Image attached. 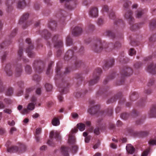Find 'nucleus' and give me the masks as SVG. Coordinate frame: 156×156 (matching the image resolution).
<instances>
[{"instance_id": "4d7b16f0", "label": "nucleus", "mask_w": 156, "mask_h": 156, "mask_svg": "<svg viewBox=\"0 0 156 156\" xmlns=\"http://www.w3.org/2000/svg\"><path fill=\"white\" fill-rule=\"evenodd\" d=\"M150 42H154L156 41V34L152 35L149 39Z\"/></svg>"}, {"instance_id": "b1692460", "label": "nucleus", "mask_w": 156, "mask_h": 156, "mask_svg": "<svg viewBox=\"0 0 156 156\" xmlns=\"http://www.w3.org/2000/svg\"><path fill=\"white\" fill-rule=\"evenodd\" d=\"M149 114L150 117H156V105L152 106Z\"/></svg>"}, {"instance_id": "423d86ee", "label": "nucleus", "mask_w": 156, "mask_h": 156, "mask_svg": "<svg viewBox=\"0 0 156 156\" xmlns=\"http://www.w3.org/2000/svg\"><path fill=\"white\" fill-rule=\"evenodd\" d=\"M25 41L29 45L26 50V52L27 53L28 56L30 58H35V54L32 51L34 48V46L32 43L31 39L27 38Z\"/></svg>"}, {"instance_id": "ddd939ff", "label": "nucleus", "mask_w": 156, "mask_h": 156, "mask_svg": "<svg viewBox=\"0 0 156 156\" xmlns=\"http://www.w3.org/2000/svg\"><path fill=\"white\" fill-rule=\"evenodd\" d=\"M121 80L119 85L122 84L125 81L127 76V67L126 65L122 67L120 71Z\"/></svg>"}, {"instance_id": "e433bc0d", "label": "nucleus", "mask_w": 156, "mask_h": 156, "mask_svg": "<svg viewBox=\"0 0 156 156\" xmlns=\"http://www.w3.org/2000/svg\"><path fill=\"white\" fill-rule=\"evenodd\" d=\"M84 51V48L83 47H81L79 51V52L76 54V58H80V55L81 56L83 55Z\"/></svg>"}, {"instance_id": "052dcab7", "label": "nucleus", "mask_w": 156, "mask_h": 156, "mask_svg": "<svg viewBox=\"0 0 156 156\" xmlns=\"http://www.w3.org/2000/svg\"><path fill=\"white\" fill-rule=\"evenodd\" d=\"M138 96V94L136 92H133L130 96V98L132 100H135L136 99V97Z\"/></svg>"}, {"instance_id": "5701e85b", "label": "nucleus", "mask_w": 156, "mask_h": 156, "mask_svg": "<svg viewBox=\"0 0 156 156\" xmlns=\"http://www.w3.org/2000/svg\"><path fill=\"white\" fill-rule=\"evenodd\" d=\"M16 4L17 8L20 9H23L26 5L25 0H17Z\"/></svg>"}, {"instance_id": "49530a36", "label": "nucleus", "mask_w": 156, "mask_h": 156, "mask_svg": "<svg viewBox=\"0 0 156 156\" xmlns=\"http://www.w3.org/2000/svg\"><path fill=\"white\" fill-rule=\"evenodd\" d=\"M45 87L47 91H50L52 87L51 84L48 83H47L45 84Z\"/></svg>"}, {"instance_id": "8fccbe9b", "label": "nucleus", "mask_w": 156, "mask_h": 156, "mask_svg": "<svg viewBox=\"0 0 156 156\" xmlns=\"http://www.w3.org/2000/svg\"><path fill=\"white\" fill-rule=\"evenodd\" d=\"M155 80L154 78H152L150 79L147 83V86L149 87H151L154 84Z\"/></svg>"}, {"instance_id": "c9c22d12", "label": "nucleus", "mask_w": 156, "mask_h": 156, "mask_svg": "<svg viewBox=\"0 0 156 156\" xmlns=\"http://www.w3.org/2000/svg\"><path fill=\"white\" fill-rule=\"evenodd\" d=\"M77 127L80 131H82L85 129V125L83 123H80L77 125Z\"/></svg>"}, {"instance_id": "a211bd4d", "label": "nucleus", "mask_w": 156, "mask_h": 156, "mask_svg": "<svg viewBox=\"0 0 156 156\" xmlns=\"http://www.w3.org/2000/svg\"><path fill=\"white\" fill-rule=\"evenodd\" d=\"M40 34L42 37L46 40H48L50 39L51 36L50 33L46 29L42 30Z\"/></svg>"}, {"instance_id": "0e129e2a", "label": "nucleus", "mask_w": 156, "mask_h": 156, "mask_svg": "<svg viewBox=\"0 0 156 156\" xmlns=\"http://www.w3.org/2000/svg\"><path fill=\"white\" fill-rule=\"evenodd\" d=\"M133 73V70L131 68L127 67V76H129Z\"/></svg>"}, {"instance_id": "412c9836", "label": "nucleus", "mask_w": 156, "mask_h": 156, "mask_svg": "<svg viewBox=\"0 0 156 156\" xmlns=\"http://www.w3.org/2000/svg\"><path fill=\"white\" fill-rule=\"evenodd\" d=\"M82 32V30L81 28L79 27H76L73 30L72 34L75 36H77L80 35Z\"/></svg>"}, {"instance_id": "ea45409f", "label": "nucleus", "mask_w": 156, "mask_h": 156, "mask_svg": "<svg viewBox=\"0 0 156 156\" xmlns=\"http://www.w3.org/2000/svg\"><path fill=\"white\" fill-rule=\"evenodd\" d=\"M52 123L54 126L58 125L60 124L59 119L55 117L52 120Z\"/></svg>"}, {"instance_id": "cd10ccee", "label": "nucleus", "mask_w": 156, "mask_h": 156, "mask_svg": "<svg viewBox=\"0 0 156 156\" xmlns=\"http://www.w3.org/2000/svg\"><path fill=\"white\" fill-rule=\"evenodd\" d=\"M22 69L21 66L19 65L17 66L16 69L15 75L16 76H20L21 74Z\"/></svg>"}, {"instance_id": "c03bdc74", "label": "nucleus", "mask_w": 156, "mask_h": 156, "mask_svg": "<svg viewBox=\"0 0 156 156\" xmlns=\"http://www.w3.org/2000/svg\"><path fill=\"white\" fill-rule=\"evenodd\" d=\"M151 28H153L156 27V19L152 20L150 23Z\"/></svg>"}, {"instance_id": "aec40b11", "label": "nucleus", "mask_w": 156, "mask_h": 156, "mask_svg": "<svg viewBox=\"0 0 156 156\" xmlns=\"http://www.w3.org/2000/svg\"><path fill=\"white\" fill-rule=\"evenodd\" d=\"M89 15L93 17H96L98 16V10L97 8L92 7L89 12Z\"/></svg>"}, {"instance_id": "a18cd8bd", "label": "nucleus", "mask_w": 156, "mask_h": 156, "mask_svg": "<svg viewBox=\"0 0 156 156\" xmlns=\"http://www.w3.org/2000/svg\"><path fill=\"white\" fill-rule=\"evenodd\" d=\"M109 18L110 19L114 20L115 18V16L114 12L112 11H110L108 15Z\"/></svg>"}, {"instance_id": "69168bd1", "label": "nucleus", "mask_w": 156, "mask_h": 156, "mask_svg": "<svg viewBox=\"0 0 156 156\" xmlns=\"http://www.w3.org/2000/svg\"><path fill=\"white\" fill-rule=\"evenodd\" d=\"M76 77L78 81H80V83H81L83 80V78L82 77L81 75L80 74H77Z\"/></svg>"}, {"instance_id": "9d476101", "label": "nucleus", "mask_w": 156, "mask_h": 156, "mask_svg": "<svg viewBox=\"0 0 156 156\" xmlns=\"http://www.w3.org/2000/svg\"><path fill=\"white\" fill-rule=\"evenodd\" d=\"M29 16V14L27 13H24L21 16L19 21V23L23 25L22 27L23 29L26 28L27 27L26 21Z\"/></svg>"}, {"instance_id": "9b49d317", "label": "nucleus", "mask_w": 156, "mask_h": 156, "mask_svg": "<svg viewBox=\"0 0 156 156\" xmlns=\"http://www.w3.org/2000/svg\"><path fill=\"white\" fill-rule=\"evenodd\" d=\"M127 132L131 135L139 136H147L148 132L146 131L135 132L133 130L127 129Z\"/></svg>"}, {"instance_id": "6e6d98bb", "label": "nucleus", "mask_w": 156, "mask_h": 156, "mask_svg": "<svg viewBox=\"0 0 156 156\" xmlns=\"http://www.w3.org/2000/svg\"><path fill=\"white\" fill-rule=\"evenodd\" d=\"M37 97L36 95H33L30 98V101L31 102L36 104V101H37Z\"/></svg>"}, {"instance_id": "680f3d73", "label": "nucleus", "mask_w": 156, "mask_h": 156, "mask_svg": "<svg viewBox=\"0 0 156 156\" xmlns=\"http://www.w3.org/2000/svg\"><path fill=\"white\" fill-rule=\"evenodd\" d=\"M18 55L19 57L21 58L23 55V49L22 48H20L19 51L18 52Z\"/></svg>"}, {"instance_id": "0eeeda50", "label": "nucleus", "mask_w": 156, "mask_h": 156, "mask_svg": "<svg viewBox=\"0 0 156 156\" xmlns=\"http://www.w3.org/2000/svg\"><path fill=\"white\" fill-rule=\"evenodd\" d=\"M95 101L93 100H90V107L88 110V112L92 115L97 113L99 109V105H93Z\"/></svg>"}, {"instance_id": "774afa93", "label": "nucleus", "mask_w": 156, "mask_h": 156, "mask_svg": "<svg viewBox=\"0 0 156 156\" xmlns=\"http://www.w3.org/2000/svg\"><path fill=\"white\" fill-rule=\"evenodd\" d=\"M88 28L89 30L93 31L95 29V26L93 24L90 23L88 25Z\"/></svg>"}, {"instance_id": "f257e3e1", "label": "nucleus", "mask_w": 156, "mask_h": 156, "mask_svg": "<svg viewBox=\"0 0 156 156\" xmlns=\"http://www.w3.org/2000/svg\"><path fill=\"white\" fill-rule=\"evenodd\" d=\"M133 12L131 10L127 11V22L130 25V29L132 30H134L139 28L137 24H134V18L132 16Z\"/></svg>"}, {"instance_id": "603ef678", "label": "nucleus", "mask_w": 156, "mask_h": 156, "mask_svg": "<svg viewBox=\"0 0 156 156\" xmlns=\"http://www.w3.org/2000/svg\"><path fill=\"white\" fill-rule=\"evenodd\" d=\"M117 98L116 96L114 97L111 98L110 99H109L107 101V103L108 104H109L110 103H113L115 101L117 100Z\"/></svg>"}, {"instance_id": "f8f14e48", "label": "nucleus", "mask_w": 156, "mask_h": 156, "mask_svg": "<svg viewBox=\"0 0 156 156\" xmlns=\"http://www.w3.org/2000/svg\"><path fill=\"white\" fill-rule=\"evenodd\" d=\"M35 103L33 102L29 103L27 106V108H24L21 110L20 113L23 115L28 113L30 111L33 110L35 108Z\"/></svg>"}, {"instance_id": "1a4fd4ad", "label": "nucleus", "mask_w": 156, "mask_h": 156, "mask_svg": "<svg viewBox=\"0 0 156 156\" xmlns=\"http://www.w3.org/2000/svg\"><path fill=\"white\" fill-rule=\"evenodd\" d=\"M106 45L107 47L105 48L107 49L108 51H111L115 48H118L121 46V43L119 42H116L114 44L112 43H106Z\"/></svg>"}, {"instance_id": "4468645a", "label": "nucleus", "mask_w": 156, "mask_h": 156, "mask_svg": "<svg viewBox=\"0 0 156 156\" xmlns=\"http://www.w3.org/2000/svg\"><path fill=\"white\" fill-rule=\"evenodd\" d=\"M15 0H6L5 4L7 7L6 11L10 12L12 11L13 9V5L15 3Z\"/></svg>"}, {"instance_id": "bb28decb", "label": "nucleus", "mask_w": 156, "mask_h": 156, "mask_svg": "<svg viewBox=\"0 0 156 156\" xmlns=\"http://www.w3.org/2000/svg\"><path fill=\"white\" fill-rule=\"evenodd\" d=\"M104 34L112 39H114L115 37V34L112 31L109 30H107L104 33Z\"/></svg>"}, {"instance_id": "5fc2aeb1", "label": "nucleus", "mask_w": 156, "mask_h": 156, "mask_svg": "<svg viewBox=\"0 0 156 156\" xmlns=\"http://www.w3.org/2000/svg\"><path fill=\"white\" fill-rule=\"evenodd\" d=\"M115 75V73H112L111 75L110 76H108L107 79H106L104 81V83L105 84L108 81V80L109 79H112L114 77V76Z\"/></svg>"}, {"instance_id": "58836bf2", "label": "nucleus", "mask_w": 156, "mask_h": 156, "mask_svg": "<svg viewBox=\"0 0 156 156\" xmlns=\"http://www.w3.org/2000/svg\"><path fill=\"white\" fill-rule=\"evenodd\" d=\"M66 42L67 46H70L73 44V41L69 35L67 36L66 38Z\"/></svg>"}, {"instance_id": "4c0bfd02", "label": "nucleus", "mask_w": 156, "mask_h": 156, "mask_svg": "<svg viewBox=\"0 0 156 156\" xmlns=\"http://www.w3.org/2000/svg\"><path fill=\"white\" fill-rule=\"evenodd\" d=\"M129 39L130 41V44L132 45L135 46L138 44L137 41L134 38H133L132 37H129Z\"/></svg>"}, {"instance_id": "a19ab883", "label": "nucleus", "mask_w": 156, "mask_h": 156, "mask_svg": "<svg viewBox=\"0 0 156 156\" xmlns=\"http://www.w3.org/2000/svg\"><path fill=\"white\" fill-rule=\"evenodd\" d=\"M70 144H73V145L71 146L72 149H70V150L73 153H76L78 149V147L76 145H74L73 144H75V143L73 144H70Z\"/></svg>"}, {"instance_id": "79ce46f5", "label": "nucleus", "mask_w": 156, "mask_h": 156, "mask_svg": "<svg viewBox=\"0 0 156 156\" xmlns=\"http://www.w3.org/2000/svg\"><path fill=\"white\" fill-rule=\"evenodd\" d=\"M33 79L36 82H38L41 80V77L39 75L35 74L33 76Z\"/></svg>"}, {"instance_id": "f704fd0d", "label": "nucleus", "mask_w": 156, "mask_h": 156, "mask_svg": "<svg viewBox=\"0 0 156 156\" xmlns=\"http://www.w3.org/2000/svg\"><path fill=\"white\" fill-rule=\"evenodd\" d=\"M127 153L133 154L135 151V148L130 144H127Z\"/></svg>"}, {"instance_id": "09e8293b", "label": "nucleus", "mask_w": 156, "mask_h": 156, "mask_svg": "<svg viewBox=\"0 0 156 156\" xmlns=\"http://www.w3.org/2000/svg\"><path fill=\"white\" fill-rule=\"evenodd\" d=\"M142 64L140 62H137L135 63L134 65V67L138 69L140 68L142 66Z\"/></svg>"}, {"instance_id": "6ab92c4d", "label": "nucleus", "mask_w": 156, "mask_h": 156, "mask_svg": "<svg viewBox=\"0 0 156 156\" xmlns=\"http://www.w3.org/2000/svg\"><path fill=\"white\" fill-rule=\"evenodd\" d=\"M64 13L65 12L64 11L60 10L56 14V16L60 19L61 22H64L66 19V16L64 15Z\"/></svg>"}, {"instance_id": "20e7f679", "label": "nucleus", "mask_w": 156, "mask_h": 156, "mask_svg": "<svg viewBox=\"0 0 156 156\" xmlns=\"http://www.w3.org/2000/svg\"><path fill=\"white\" fill-rule=\"evenodd\" d=\"M51 41L54 47L56 49H61L63 46V42L62 39L59 38L58 34L54 35L52 38Z\"/></svg>"}, {"instance_id": "338daca9", "label": "nucleus", "mask_w": 156, "mask_h": 156, "mask_svg": "<svg viewBox=\"0 0 156 156\" xmlns=\"http://www.w3.org/2000/svg\"><path fill=\"white\" fill-rule=\"evenodd\" d=\"M74 95L76 98H79L82 95L81 92L80 91L76 92L74 93Z\"/></svg>"}, {"instance_id": "4be33fe9", "label": "nucleus", "mask_w": 156, "mask_h": 156, "mask_svg": "<svg viewBox=\"0 0 156 156\" xmlns=\"http://www.w3.org/2000/svg\"><path fill=\"white\" fill-rule=\"evenodd\" d=\"M73 51L71 50H68L66 53L64 58H76V55H73Z\"/></svg>"}, {"instance_id": "a878e982", "label": "nucleus", "mask_w": 156, "mask_h": 156, "mask_svg": "<svg viewBox=\"0 0 156 156\" xmlns=\"http://www.w3.org/2000/svg\"><path fill=\"white\" fill-rule=\"evenodd\" d=\"M5 71L7 75L8 76H11L12 75V72L11 70V65L10 64L6 65Z\"/></svg>"}, {"instance_id": "f03ea898", "label": "nucleus", "mask_w": 156, "mask_h": 156, "mask_svg": "<svg viewBox=\"0 0 156 156\" xmlns=\"http://www.w3.org/2000/svg\"><path fill=\"white\" fill-rule=\"evenodd\" d=\"M102 73V70L101 68H96L94 72L93 79L89 81V85L91 86L96 83L99 80L100 76Z\"/></svg>"}, {"instance_id": "13d9d810", "label": "nucleus", "mask_w": 156, "mask_h": 156, "mask_svg": "<svg viewBox=\"0 0 156 156\" xmlns=\"http://www.w3.org/2000/svg\"><path fill=\"white\" fill-rule=\"evenodd\" d=\"M143 14V10L138 11L136 13V17L137 18H140Z\"/></svg>"}, {"instance_id": "2eb2a0df", "label": "nucleus", "mask_w": 156, "mask_h": 156, "mask_svg": "<svg viewBox=\"0 0 156 156\" xmlns=\"http://www.w3.org/2000/svg\"><path fill=\"white\" fill-rule=\"evenodd\" d=\"M78 131L77 128L72 129L71 132L69 134L68 142L70 144H73L75 142V136L73 135V133H76Z\"/></svg>"}, {"instance_id": "6e6552de", "label": "nucleus", "mask_w": 156, "mask_h": 156, "mask_svg": "<svg viewBox=\"0 0 156 156\" xmlns=\"http://www.w3.org/2000/svg\"><path fill=\"white\" fill-rule=\"evenodd\" d=\"M44 66L43 63L40 61H39L38 60H35L33 64L34 67L36 72L39 73L42 72Z\"/></svg>"}, {"instance_id": "3c124183", "label": "nucleus", "mask_w": 156, "mask_h": 156, "mask_svg": "<svg viewBox=\"0 0 156 156\" xmlns=\"http://www.w3.org/2000/svg\"><path fill=\"white\" fill-rule=\"evenodd\" d=\"M136 51L135 49L133 48H131L129 51V54L130 56H133L135 55Z\"/></svg>"}, {"instance_id": "c756f323", "label": "nucleus", "mask_w": 156, "mask_h": 156, "mask_svg": "<svg viewBox=\"0 0 156 156\" xmlns=\"http://www.w3.org/2000/svg\"><path fill=\"white\" fill-rule=\"evenodd\" d=\"M113 113V109L112 107L108 108L107 110L105 112L104 111H102L101 112L100 114L101 115H111Z\"/></svg>"}, {"instance_id": "39448f33", "label": "nucleus", "mask_w": 156, "mask_h": 156, "mask_svg": "<svg viewBox=\"0 0 156 156\" xmlns=\"http://www.w3.org/2000/svg\"><path fill=\"white\" fill-rule=\"evenodd\" d=\"M50 139L48 141L47 144L51 146H54L55 143H54V137L55 139L57 141H59L61 139V137L59 135V134L57 132L54 133V131H51L50 134L49 136Z\"/></svg>"}, {"instance_id": "393cba45", "label": "nucleus", "mask_w": 156, "mask_h": 156, "mask_svg": "<svg viewBox=\"0 0 156 156\" xmlns=\"http://www.w3.org/2000/svg\"><path fill=\"white\" fill-rule=\"evenodd\" d=\"M57 23L56 22L52 20H51L48 23V27L52 30H54L56 27Z\"/></svg>"}, {"instance_id": "7ed1b4c3", "label": "nucleus", "mask_w": 156, "mask_h": 156, "mask_svg": "<svg viewBox=\"0 0 156 156\" xmlns=\"http://www.w3.org/2000/svg\"><path fill=\"white\" fill-rule=\"evenodd\" d=\"M106 47L107 46L106 44L104 47L103 44L101 41L99 40L96 41L95 42L92 46V50L94 52L98 53L102 51L104 48L106 49V51H107V49L105 48V47Z\"/></svg>"}, {"instance_id": "c85d7f7f", "label": "nucleus", "mask_w": 156, "mask_h": 156, "mask_svg": "<svg viewBox=\"0 0 156 156\" xmlns=\"http://www.w3.org/2000/svg\"><path fill=\"white\" fill-rule=\"evenodd\" d=\"M34 88L33 87L26 89L25 94V99H27L28 98L29 94L34 90Z\"/></svg>"}, {"instance_id": "2f4dec72", "label": "nucleus", "mask_w": 156, "mask_h": 156, "mask_svg": "<svg viewBox=\"0 0 156 156\" xmlns=\"http://www.w3.org/2000/svg\"><path fill=\"white\" fill-rule=\"evenodd\" d=\"M60 67L58 64L57 65V67L56 69V72L57 74L55 76V79L56 80H58L61 77V74L60 72Z\"/></svg>"}, {"instance_id": "473e14b6", "label": "nucleus", "mask_w": 156, "mask_h": 156, "mask_svg": "<svg viewBox=\"0 0 156 156\" xmlns=\"http://www.w3.org/2000/svg\"><path fill=\"white\" fill-rule=\"evenodd\" d=\"M59 87V90L61 94H65L67 93L69 91L67 87H61L58 86Z\"/></svg>"}, {"instance_id": "dca6fc26", "label": "nucleus", "mask_w": 156, "mask_h": 156, "mask_svg": "<svg viewBox=\"0 0 156 156\" xmlns=\"http://www.w3.org/2000/svg\"><path fill=\"white\" fill-rule=\"evenodd\" d=\"M146 70L152 74H156V64L153 63L150 64L147 67Z\"/></svg>"}, {"instance_id": "72a5a7b5", "label": "nucleus", "mask_w": 156, "mask_h": 156, "mask_svg": "<svg viewBox=\"0 0 156 156\" xmlns=\"http://www.w3.org/2000/svg\"><path fill=\"white\" fill-rule=\"evenodd\" d=\"M18 148L17 147L12 146L11 147H7V151L10 153L15 152L18 151Z\"/></svg>"}, {"instance_id": "f3484780", "label": "nucleus", "mask_w": 156, "mask_h": 156, "mask_svg": "<svg viewBox=\"0 0 156 156\" xmlns=\"http://www.w3.org/2000/svg\"><path fill=\"white\" fill-rule=\"evenodd\" d=\"M114 59H108L105 62L103 66V68L105 70H106L109 67L112 66L114 65Z\"/></svg>"}, {"instance_id": "7c9ffc66", "label": "nucleus", "mask_w": 156, "mask_h": 156, "mask_svg": "<svg viewBox=\"0 0 156 156\" xmlns=\"http://www.w3.org/2000/svg\"><path fill=\"white\" fill-rule=\"evenodd\" d=\"M151 90L150 89H147L145 90L143 93L144 95V100L142 101L141 103L140 104V105H142V103H143L145 101L147 98V95L150 94L151 93Z\"/></svg>"}, {"instance_id": "e2e57ef3", "label": "nucleus", "mask_w": 156, "mask_h": 156, "mask_svg": "<svg viewBox=\"0 0 156 156\" xmlns=\"http://www.w3.org/2000/svg\"><path fill=\"white\" fill-rule=\"evenodd\" d=\"M54 62H50V63L48 65V67L47 69V71L46 72V73L48 74L49 73L50 71V70L51 68V67L52 65L53 64Z\"/></svg>"}, {"instance_id": "de8ad7c7", "label": "nucleus", "mask_w": 156, "mask_h": 156, "mask_svg": "<svg viewBox=\"0 0 156 156\" xmlns=\"http://www.w3.org/2000/svg\"><path fill=\"white\" fill-rule=\"evenodd\" d=\"M25 71L28 74H30L31 73L32 69L30 66L29 65H27L25 67Z\"/></svg>"}, {"instance_id": "bf43d9fd", "label": "nucleus", "mask_w": 156, "mask_h": 156, "mask_svg": "<svg viewBox=\"0 0 156 156\" xmlns=\"http://www.w3.org/2000/svg\"><path fill=\"white\" fill-rule=\"evenodd\" d=\"M104 23V21L103 19L101 18L98 19L97 22V24L99 26H101Z\"/></svg>"}, {"instance_id": "864d4df0", "label": "nucleus", "mask_w": 156, "mask_h": 156, "mask_svg": "<svg viewBox=\"0 0 156 156\" xmlns=\"http://www.w3.org/2000/svg\"><path fill=\"white\" fill-rule=\"evenodd\" d=\"M56 53V56L58 58L60 57L62 53V49H57Z\"/></svg>"}, {"instance_id": "37998d69", "label": "nucleus", "mask_w": 156, "mask_h": 156, "mask_svg": "<svg viewBox=\"0 0 156 156\" xmlns=\"http://www.w3.org/2000/svg\"><path fill=\"white\" fill-rule=\"evenodd\" d=\"M13 93V89L12 87L8 88L6 92V94L8 96L11 95Z\"/></svg>"}]
</instances>
